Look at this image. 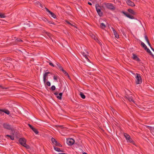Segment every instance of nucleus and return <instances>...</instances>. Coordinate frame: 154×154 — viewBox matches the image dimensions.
I'll return each instance as SVG.
<instances>
[{"instance_id": "nucleus-1", "label": "nucleus", "mask_w": 154, "mask_h": 154, "mask_svg": "<svg viewBox=\"0 0 154 154\" xmlns=\"http://www.w3.org/2000/svg\"><path fill=\"white\" fill-rule=\"evenodd\" d=\"M136 83L137 84H140L142 82V79L141 77L140 74H137V76H136Z\"/></svg>"}, {"instance_id": "nucleus-2", "label": "nucleus", "mask_w": 154, "mask_h": 154, "mask_svg": "<svg viewBox=\"0 0 154 154\" xmlns=\"http://www.w3.org/2000/svg\"><path fill=\"white\" fill-rule=\"evenodd\" d=\"M124 136L125 138L128 142H129L134 144V141L131 138L130 136L126 133L124 134Z\"/></svg>"}, {"instance_id": "nucleus-3", "label": "nucleus", "mask_w": 154, "mask_h": 154, "mask_svg": "<svg viewBox=\"0 0 154 154\" xmlns=\"http://www.w3.org/2000/svg\"><path fill=\"white\" fill-rule=\"evenodd\" d=\"M105 6L107 8L110 10H114L115 8L113 4L111 3H106Z\"/></svg>"}, {"instance_id": "nucleus-4", "label": "nucleus", "mask_w": 154, "mask_h": 154, "mask_svg": "<svg viewBox=\"0 0 154 154\" xmlns=\"http://www.w3.org/2000/svg\"><path fill=\"white\" fill-rule=\"evenodd\" d=\"M96 11L99 16H100V17L102 16L103 15V12L101 11L100 7L99 5L97 6L96 5Z\"/></svg>"}, {"instance_id": "nucleus-5", "label": "nucleus", "mask_w": 154, "mask_h": 154, "mask_svg": "<svg viewBox=\"0 0 154 154\" xmlns=\"http://www.w3.org/2000/svg\"><path fill=\"white\" fill-rule=\"evenodd\" d=\"M74 140L72 138H69L67 139L66 143L69 145H72L74 143Z\"/></svg>"}, {"instance_id": "nucleus-6", "label": "nucleus", "mask_w": 154, "mask_h": 154, "mask_svg": "<svg viewBox=\"0 0 154 154\" xmlns=\"http://www.w3.org/2000/svg\"><path fill=\"white\" fill-rule=\"evenodd\" d=\"M126 2L128 6L132 7H134L135 6V4L134 3L130 0H127L126 1Z\"/></svg>"}, {"instance_id": "nucleus-7", "label": "nucleus", "mask_w": 154, "mask_h": 154, "mask_svg": "<svg viewBox=\"0 0 154 154\" xmlns=\"http://www.w3.org/2000/svg\"><path fill=\"white\" fill-rule=\"evenodd\" d=\"M126 97L128 100L131 102L133 103H134V101L133 100V97L132 95H127L125 96Z\"/></svg>"}, {"instance_id": "nucleus-8", "label": "nucleus", "mask_w": 154, "mask_h": 154, "mask_svg": "<svg viewBox=\"0 0 154 154\" xmlns=\"http://www.w3.org/2000/svg\"><path fill=\"white\" fill-rule=\"evenodd\" d=\"M3 127L6 129L10 130L11 129V125L8 123H4L3 125Z\"/></svg>"}, {"instance_id": "nucleus-9", "label": "nucleus", "mask_w": 154, "mask_h": 154, "mask_svg": "<svg viewBox=\"0 0 154 154\" xmlns=\"http://www.w3.org/2000/svg\"><path fill=\"white\" fill-rule=\"evenodd\" d=\"M20 143L22 146L26 143V139L24 138H20V139L19 140Z\"/></svg>"}, {"instance_id": "nucleus-10", "label": "nucleus", "mask_w": 154, "mask_h": 154, "mask_svg": "<svg viewBox=\"0 0 154 154\" xmlns=\"http://www.w3.org/2000/svg\"><path fill=\"white\" fill-rule=\"evenodd\" d=\"M50 73V72H45L43 74V81L44 83H45L46 82V78L47 76Z\"/></svg>"}, {"instance_id": "nucleus-11", "label": "nucleus", "mask_w": 154, "mask_h": 154, "mask_svg": "<svg viewBox=\"0 0 154 154\" xmlns=\"http://www.w3.org/2000/svg\"><path fill=\"white\" fill-rule=\"evenodd\" d=\"M81 54L83 55V56L85 57V58L86 59V60L88 62H90V60L87 57V55L84 52H82Z\"/></svg>"}, {"instance_id": "nucleus-12", "label": "nucleus", "mask_w": 154, "mask_h": 154, "mask_svg": "<svg viewBox=\"0 0 154 154\" xmlns=\"http://www.w3.org/2000/svg\"><path fill=\"white\" fill-rule=\"evenodd\" d=\"M60 70L62 71L63 72L65 75L67 76L69 79H70V77L69 74L66 71L64 70V69L63 68L62 69H61Z\"/></svg>"}, {"instance_id": "nucleus-13", "label": "nucleus", "mask_w": 154, "mask_h": 154, "mask_svg": "<svg viewBox=\"0 0 154 154\" xmlns=\"http://www.w3.org/2000/svg\"><path fill=\"white\" fill-rule=\"evenodd\" d=\"M133 58L134 60L137 61H140V59L137 57V56L135 54H133Z\"/></svg>"}, {"instance_id": "nucleus-14", "label": "nucleus", "mask_w": 154, "mask_h": 154, "mask_svg": "<svg viewBox=\"0 0 154 154\" xmlns=\"http://www.w3.org/2000/svg\"><path fill=\"white\" fill-rule=\"evenodd\" d=\"M128 11L131 14H133L134 15H135L136 14V13L135 12H134V10H133L132 9H129L128 10Z\"/></svg>"}, {"instance_id": "nucleus-15", "label": "nucleus", "mask_w": 154, "mask_h": 154, "mask_svg": "<svg viewBox=\"0 0 154 154\" xmlns=\"http://www.w3.org/2000/svg\"><path fill=\"white\" fill-rule=\"evenodd\" d=\"M125 14L126 15V17H128V18H129L130 19H134V17L133 16H131L128 14L125 13Z\"/></svg>"}, {"instance_id": "nucleus-16", "label": "nucleus", "mask_w": 154, "mask_h": 154, "mask_svg": "<svg viewBox=\"0 0 154 154\" xmlns=\"http://www.w3.org/2000/svg\"><path fill=\"white\" fill-rule=\"evenodd\" d=\"M148 127L150 130L151 133L153 135H154V127H151L149 126H148Z\"/></svg>"}, {"instance_id": "nucleus-17", "label": "nucleus", "mask_w": 154, "mask_h": 154, "mask_svg": "<svg viewBox=\"0 0 154 154\" xmlns=\"http://www.w3.org/2000/svg\"><path fill=\"white\" fill-rule=\"evenodd\" d=\"M63 95V93H60L59 94H58L57 96V98L61 100L62 99V97Z\"/></svg>"}, {"instance_id": "nucleus-18", "label": "nucleus", "mask_w": 154, "mask_h": 154, "mask_svg": "<svg viewBox=\"0 0 154 154\" xmlns=\"http://www.w3.org/2000/svg\"><path fill=\"white\" fill-rule=\"evenodd\" d=\"M49 13H50L51 16L54 18H56V15L53 12L51 11H49Z\"/></svg>"}, {"instance_id": "nucleus-19", "label": "nucleus", "mask_w": 154, "mask_h": 154, "mask_svg": "<svg viewBox=\"0 0 154 154\" xmlns=\"http://www.w3.org/2000/svg\"><path fill=\"white\" fill-rule=\"evenodd\" d=\"M113 32L115 36V37L117 38H119V35L117 33L116 31L115 30H113Z\"/></svg>"}, {"instance_id": "nucleus-20", "label": "nucleus", "mask_w": 154, "mask_h": 154, "mask_svg": "<svg viewBox=\"0 0 154 154\" xmlns=\"http://www.w3.org/2000/svg\"><path fill=\"white\" fill-rule=\"evenodd\" d=\"M106 25L103 23H101L100 24V27L103 29H104L106 28Z\"/></svg>"}, {"instance_id": "nucleus-21", "label": "nucleus", "mask_w": 154, "mask_h": 154, "mask_svg": "<svg viewBox=\"0 0 154 154\" xmlns=\"http://www.w3.org/2000/svg\"><path fill=\"white\" fill-rule=\"evenodd\" d=\"M145 50H146L147 52L148 53L150 54L151 55L152 57L154 56V55L152 54V52L150 50L149 48H147Z\"/></svg>"}, {"instance_id": "nucleus-22", "label": "nucleus", "mask_w": 154, "mask_h": 154, "mask_svg": "<svg viewBox=\"0 0 154 154\" xmlns=\"http://www.w3.org/2000/svg\"><path fill=\"white\" fill-rule=\"evenodd\" d=\"M144 37H145V39L146 41L147 44H148L149 45L150 47L151 45H150V44L149 43V41L148 39V38H147V36L146 35H145L144 36Z\"/></svg>"}, {"instance_id": "nucleus-23", "label": "nucleus", "mask_w": 154, "mask_h": 154, "mask_svg": "<svg viewBox=\"0 0 154 154\" xmlns=\"http://www.w3.org/2000/svg\"><path fill=\"white\" fill-rule=\"evenodd\" d=\"M46 34L48 35V36L50 38L51 40H52V41L53 42V40L52 39V38L51 34L49 32H46Z\"/></svg>"}, {"instance_id": "nucleus-24", "label": "nucleus", "mask_w": 154, "mask_h": 154, "mask_svg": "<svg viewBox=\"0 0 154 154\" xmlns=\"http://www.w3.org/2000/svg\"><path fill=\"white\" fill-rule=\"evenodd\" d=\"M56 64L57 66V67H58L61 70V69H62L63 67L61 66L57 62L56 63Z\"/></svg>"}, {"instance_id": "nucleus-25", "label": "nucleus", "mask_w": 154, "mask_h": 154, "mask_svg": "<svg viewBox=\"0 0 154 154\" xmlns=\"http://www.w3.org/2000/svg\"><path fill=\"white\" fill-rule=\"evenodd\" d=\"M51 141H52V142L53 144H54V145L57 143V142L56 140L54 138H52L51 139Z\"/></svg>"}, {"instance_id": "nucleus-26", "label": "nucleus", "mask_w": 154, "mask_h": 154, "mask_svg": "<svg viewBox=\"0 0 154 154\" xmlns=\"http://www.w3.org/2000/svg\"><path fill=\"white\" fill-rule=\"evenodd\" d=\"M6 136L9 137L10 138V139L12 140H13L14 139V136H13V135H6Z\"/></svg>"}, {"instance_id": "nucleus-27", "label": "nucleus", "mask_w": 154, "mask_h": 154, "mask_svg": "<svg viewBox=\"0 0 154 154\" xmlns=\"http://www.w3.org/2000/svg\"><path fill=\"white\" fill-rule=\"evenodd\" d=\"M32 130L36 134H37L38 133V131L37 130L34 128H33Z\"/></svg>"}, {"instance_id": "nucleus-28", "label": "nucleus", "mask_w": 154, "mask_h": 154, "mask_svg": "<svg viewBox=\"0 0 154 154\" xmlns=\"http://www.w3.org/2000/svg\"><path fill=\"white\" fill-rule=\"evenodd\" d=\"M141 46L144 48L145 49H146V48H147L146 45H145V44L143 43V42H141Z\"/></svg>"}, {"instance_id": "nucleus-29", "label": "nucleus", "mask_w": 154, "mask_h": 154, "mask_svg": "<svg viewBox=\"0 0 154 154\" xmlns=\"http://www.w3.org/2000/svg\"><path fill=\"white\" fill-rule=\"evenodd\" d=\"M80 95L81 96V97L82 98V99H85V95L82 93L81 92L80 94Z\"/></svg>"}, {"instance_id": "nucleus-30", "label": "nucleus", "mask_w": 154, "mask_h": 154, "mask_svg": "<svg viewBox=\"0 0 154 154\" xmlns=\"http://www.w3.org/2000/svg\"><path fill=\"white\" fill-rule=\"evenodd\" d=\"M6 17V16L5 15L3 14H2L1 13H0V18H4Z\"/></svg>"}, {"instance_id": "nucleus-31", "label": "nucleus", "mask_w": 154, "mask_h": 154, "mask_svg": "<svg viewBox=\"0 0 154 154\" xmlns=\"http://www.w3.org/2000/svg\"><path fill=\"white\" fill-rule=\"evenodd\" d=\"M23 146L25 147L27 149H29V146L26 144V143H25V144H24Z\"/></svg>"}, {"instance_id": "nucleus-32", "label": "nucleus", "mask_w": 154, "mask_h": 154, "mask_svg": "<svg viewBox=\"0 0 154 154\" xmlns=\"http://www.w3.org/2000/svg\"><path fill=\"white\" fill-rule=\"evenodd\" d=\"M54 149L57 151L59 152L60 151V149L58 147H54Z\"/></svg>"}, {"instance_id": "nucleus-33", "label": "nucleus", "mask_w": 154, "mask_h": 154, "mask_svg": "<svg viewBox=\"0 0 154 154\" xmlns=\"http://www.w3.org/2000/svg\"><path fill=\"white\" fill-rule=\"evenodd\" d=\"M92 38H93L94 40H97V37L94 35H93L91 36Z\"/></svg>"}, {"instance_id": "nucleus-34", "label": "nucleus", "mask_w": 154, "mask_h": 154, "mask_svg": "<svg viewBox=\"0 0 154 154\" xmlns=\"http://www.w3.org/2000/svg\"><path fill=\"white\" fill-rule=\"evenodd\" d=\"M57 78L58 76H54V79L56 81V82H57Z\"/></svg>"}, {"instance_id": "nucleus-35", "label": "nucleus", "mask_w": 154, "mask_h": 154, "mask_svg": "<svg viewBox=\"0 0 154 154\" xmlns=\"http://www.w3.org/2000/svg\"><path fill=\"white\" fill-rule=\"evenodd\" d=\"M54 145H55L56 146H61V144H60V143H59L57 142V143H55V144Z\"/></svg>"}, {"instance_id": "nucleus-36", "label": "nucleus", "mask_w": 154, "mask_h": 154, "mask_svg": "<svg viewBox=\"0 0 154 154\" xmlns=\"http://www.w3.org/2000/svg\"><path fill=\"white\" fill-rule=\"evenodd\" d=\"M51 88L52 90H54L55 89V87L54 85H52V86Z\"/></svg>"}, {"instance_id": "nucleus-37", "label": "nucleus", "mask_w": 154, "mask_h": 154, "mask_svg": "<svg viewBox=\"0 0 154 154\" xmlns=\"http://www.w3.org/2000/svg\"><path fill=\"white\" fill-rule=\"evenodd\" d=\"M49 64L51 66L53 67H54L55 66L51 62H49Z\"/></svg>"}, {"instance_id": "nucleus-38", "label": "nucleus", "mask_w": 154, "mask_h": 154, "mask_svg": "<svg viewBox=\"0 0 154 154\" xmlns=\"http://www.w3.org/2000/svg\"><path fill=\"white\" fill-rule=\"evenodd\" d=\"M4 112L8 115L10 114V112L8 110H7L5 111H4Z\"/></svg>"}, {"instance_id": "nucleus-39", "label": "nucleus", "mask_w": 154, "mask_h": 154, "mask_svg": "<svg viewBox=\"0 0 154 154\" xmlns=\"http://www.w3.org/2000/svg\"><path fill=\"white\" fill-rule=\"evenodd\" d=\"M28 125L29 126V127L30 128L32 129V130L33 128H34L30 124H28Z\"/></svg>"}, {"instance_id": "nucleus-40", "label": "nucleus", "mask_w": 154, "mask_h": 154, "mask_svg": "<svg viewBox=\"0 0 154 154\" xmlns=\"http://www.w3.org/2000/svg\"><path fill=\"white\" fill-rule=\"evenodd\" d=\"M46 84H47V85L48 86H49L51 85V83L49 82H47Z\"/></svg>"}, {"instance_id": "nucleus-41", "label": "nucleus", "mask_w": 154, "mask_h": 154, "mask_svg": "<svg viewBox=\"0 0 154 154\" xmlns=\"http://www.w3.org/2000/svg\"><path fill=\"white\" fill-rule=\"evenodd\" d=\"M96 41L100 45H101V42H100V41L98 40V39H97V40H96Z\"/></svg>"}, {"instance_id": "nucleus-42", "label": "nucleus", "mask_w": 154, "mask_h": 154, "mask_svg": "<svg viewBox=\"0 0 154 154\" xmlns=\"http://www.w3.org/2000/svg\"><path fill=\"white\" fill-rule=\"evenodd\" d=\"M43 20L45 22L48 21L47 19L45 18H44Z\"/></svg>"}, {"instance_id": "nucleus-43", "label": "nucleus", "mask_w": 154, "mask_h": 154, "mask_svg": "<svg viewBox=\"0 0 154 154\" xmlns=\"http://www.w3.org/2000/svg\"><path fill=\"white\" fill-rule=\"evenodd\" d=\"M66 22L68 24H69L71 26H72V24H71V23H70L69 21H66Z\"/></svg>"}, {"instance_id": "nucleus-44", "label": "nucleus", "mask_w": 154, "mask_h": 154, "mask_svg": "<svg viewBox=\"0 0 154 154\" xmlns=\"http://www.w3.org/2000/svg\"><path fill=\"white\" fill-rule=\"evenodd\" d=\"M48 22L50 23V24H54V23H52L51 22V21H48Z\"/></svg>"}, {"instance_id": "nucleus-45", "label": "nucleus", "mask_w": 154, "mask_h": 154, "mask_svg": "<svg viewBox=\"0 0 154 154\" xmlns=\"http://www.w3.org/2000/svg\"><path fill=\"white\" fill-rule=\"evenodd\" d=\"M16 40H17V41L18 42L22 41V40L19 39H17Z\"/></svg>"}, {"instance_id": "nucleus-46", "label": "nucleus", "mask_w": 154, "mask_h": 154, "mask_svg": "<svg viewBox=\"0 0 154 154\" xmlns=\"http://www.w3.org/2000/svg\"><path fill=\"white\" fill-rule=\"evenodd\" d=\"M54 94L56 95V96H57L58 94L57 93V92H55L54 93Z\"/></svg>"}, {"instance_id": "nucleus-47", "label": "nucleus", "mask_w": 154, "mask_h": 154, "mask_svg": "<svg viewBox=\"0 0 154 154\" xmlns=\"http://www.w3.org/2000/svg\"><path fill=\"white\" fill-rule=\"evenodd\" d=\"M88 4H89V5H92L91 3L90 2H88Z\"/></svg>"}, {"instance_id": "nucleus-48", "label": "nucleus", "mask_w": 154, "mask_h": 154, "mask_svg": "<svg viewBox=\"0 0 154 154\" xmlns=\"http://www.w3.org/2000/svg\"><path fill=\"white\" fill-rule=\"evenodd\" d=\"M111 29H112V30L113 32V30H115V29H114L112 27H111Z\"/></svg>"}, {"instance_id": "nucleus-49", "label": "nucleus", "mask_w": 154, "mask_h": 154, "mask_svg": "<svg viewBox=\"0 0 154 154\" xmlns=\"http://www.w3.org/2000/svg\"><path fill=\"white\" fill-rule=\"evenodd\" d=\"M116 2H120V1H119V0H116Z\"/></svg>"}, {"instance_id": "nucleus-50", "label": "nucleus", "mask_w": 154, "mask_h": 154, "mask_svg": "<svg viewBox=\"0 0 154 154\" xmlns=\"http://www.w3.org/2000/svg\"><path fill=\"white\" fill-rule=\"evenodd\" d=\"M151 49L154 52V49H153V48H152L151 47Z\"/></svg>"}, {"instance_id": "nucleus-51", "label": "nucleus", "mask_w": 154, "mask_h": 154, "mask_svg": "<svg viewBox=\"0 0 154 154\" xmlns=\"http://www.w3.org/2000/svg\"><path fill=\"white\" fill-rule=\"evenodd\" d=\"M46 11H47L49 12V11H50L47 8H46Z\"/></svg>"}, {"instance_id": "nucleus-52", "label": "nucleus", "mask_w": 154, "mask_h": 154, "mask_svg": "<svg viewBox=\"0 0 154 154\" xmlns=\"http://www.w3.org/2000/svg\"><path fill=\"white\" fill-rule=\"evenodd\" d=\"M59 154H67L64 153H60Z\"/></svg>"}, {"instance_id": "nucleus-53", "label": "nucleus", "mask_w": 154, "mask_h": 154, "mask_svg": "<svg viewBox=\"0 0 154 154\" xmlns=\"http://www.w3.org/2000/svg\"><path fill=\"white\" fill-rule=\"evenodd\" d=\"M83 154H88L87 153H86L85 152H83Z\"/></svg>"}, {"instance_id": "nucleus-54", "label": "nucleus", "mask_w": 154, "mask_h": 154, "mask_svg": "<svg viewBox=\"0 0 154 154\" xmlns=\"http://www.w3.org/2000/svg\"><path fill=\"white\" fill-rule=\"evenodd\" d=\"M58 126L59 127H61V128L62 127V126H59V125Z\"/></svg>"}, {"instance_id": "nucleus-55", "label": "nucleus", "mask_w": 154, "mask_h": 154, "mask_svg": "<svg viewBox=\"0 0 154 154\" xmlns=\"http://www.w3.org/2000/svg\"><path fill=\"white\" fill-rule=\"evenodd\" d=\"M114 1L115 0H113Z\"/></svg>"}]
</instances>
